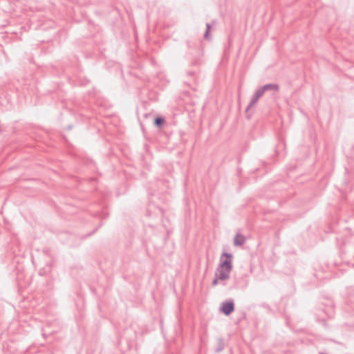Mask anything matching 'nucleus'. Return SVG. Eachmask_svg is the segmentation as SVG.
<instances>
[{
    "label": "nucleus",
    "instance_id": "obj_9",
    "mask_svg": "<svg viewBox=\"0 0 354 354\" xmlns=\"http://www.w3.org/2000/svg\"><path fill=\"white\" fill-rule=\"evenodd\" d=\"M210 28H211V26L209 24H206V31L204 34V38L205 39H210V35H209V31H210Z\"/></svg>",
    "mask_w": 354,
    "mask_h": 354
},
{
    "label": "nucleus",
    "instance_id": "obj_8",
    "mask_svg": "<svg viewBox=\"0 0 354 354\" xmlns=\"http://www.w3.org/2000/svg\"><path fill=\"white\" fill-rule=\"evenodd\" d=\"M264 93H265V91H264L263 87L261 86L256 91L254 95H255L258 99H259L260 97H261L263 96Z\"/></svg>",
    "mask_w": 354,
    "mask_h": 354
},
{
    "label": "nucleus",
    "instance_id": "obj_3",
    "mask_svg": "<svg viewBox=\"0 0 354 354\" xmlns=\"http://www.w3.org/2000/svg\"><path fill=\"white\" fill-rule=\"evenodd\" d=\"M245 242V238L241 234H236L234 238V245L235 246H241Z\"/></svg>",
    "mask_w": 354,
    "mask_h": 354
},
{
    "label": "nucleus",
    "instance_id": "obj_10",
    "mask_svg": "<svg viewBox=\"0 0 354 354\" xmlns=\"http://www.w3.org/2000/svg\"><path fill=\"white\" fill-rule=\"evenodd\" d=\"M222 349H223V348H222V347H221V348H218V349L216 350V351H221Z\"/></svg>",
    "mask_w": 354,
    "mask_h": 354
},
{
    "label": "nucleus",
    "instance_id": "obj_5",
    "mask_svg": "<svg viewBox=\"0 0 354 354\" xmlns=\"http://www.w3.org/2000/svg\"><path fill=\"white\" fill-rule=\"evenodd\" d=\"M259 99L253 95V96L251 98V100H250V104H248V106H247L246 108V110H245V112H248L250 111V109L257 104V102H258Z\"/></svg>",
    "mask_w": 354,
    "mask_h": 354
},
{
    "label": "nucleus",
    "instance_id": "obj_7",
    "mask_svg": "<svg viewBox=\"0 0 354 354\" xmlns=\"http://www.w3.org/2000/svg\"><path fill=\"white\" fill-rule=\"evenodd\" d=\"M165 122V119L162 117H157L155 118L154 124L157 127H161Z\"/></svg>",
    "mask_w": 354,
    "mask_h": 354
},
{
    "label": "nucleus",
    "instance_id": "obj_2",
    "mask_svg": "<svg viewBox=\"0 0 354 354\" xmlns=\"http://www.w3.org/2000/svg\"><path fill=\"white\" fill-rule=\"evenodd\" d=\"M221 311L225 315H229L234 311V302L232 299H228L222 303Z\"/></svg>",
    "mask_w": 354,
    "mask_h": 354
},
{
    "label": "nucleus",
    "instance_id": "obj_6",
    "mask_svg": "<svg viewBox=\"0 0 354 354\" xmlns=\"http://www.w3.org/2000/svg\"><path fill=\"white\" fill-rule=\"evenodd\" d=\"M225 279H221L220 278V272L216 271L215 272V278L212 281V286H216L218 284L219 281H225Z\"/></svg>",
    "mask_w": 354,
    "mask_h": 354
},
{
    "label": "nucleus",
    "instance_id": "obj_1",
    "mask_svg": "<svg viewBox=\"0 0 354 354\" xmlns=\"http://www.w3.org/2000/svg\"><path fill=\"white\" fill-rule=\"evenodd\" d=\"M233 256L230 253L223 252L220 257V261L216 271L220 272L221 279H228L233 268Z\"/></svg>",
    "mask_w": 354,
    "mask_h": 354
},
{
    "label": "nucleus",
    "instance_id": "obj_4",
    "mask_svg": "<svg viewBox=\"0 0 354 354\" xmlns=\"http://www.w3.org/2000/svg\"><path fill=\"white\" fill-rule=\"evenodd\" d=\"M262 87L265 92L272 91L275 93H278L279 91V86L277 84H267L263 85Z\"/></svg>",
    "mask_w": 354,
    "mask_h": 354
}]
</instances>
